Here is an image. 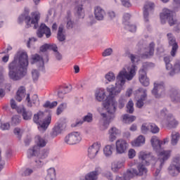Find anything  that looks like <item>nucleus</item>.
I'll return each mask as SVG.
<instances>
[{
  "mask_svg": "<svg viewBox=\"0 0 180 180\" xmlns=\"http://www.w3.org/2000/svg\"><path fill=\"white\" fill-rule=\"evenodd\" d=\"M137 71V66L131 65L126 68L122 69L117 77V83L115 85H110L106 90L108 94L105 101L103 102V107L107 110L108 113H101V123L103 126V130H106L109 127L110 122L116 117V110H117V101L115 100V96L119 95L122 91V86L124 85L126 79L131 81L136 75Z\"/></svg>",
  "mask_w": 180,
  "mask_h": 180,
  "instance_id": "1",
  "label": "nucleus"
},
{
  "mask_svg": "<svg viewBox=\"0 0 180 180\" xmlns=\"http://www.w3.org/2000/svg\"><path fill=\"white\" fill-rule=\"evenodd\" d=\"M29 60L27 53L22 52L14 57L13 60L8 64V78L12 81H20L27 74Z\"/></svg>",
  "mask_w": 180,
  "mask_h": 180,
  "instance_id": "2",
  "label": "nucleus"
},
{
  "mask_svg": "<svg viewBox=\"0 0 180 180\" xmlns=\"http://www.w3.org/2000/svg\"><path fill=\"white\" fill-rule=\"evenodd\" d=\"M29 8H25V12L18 17V23H23L25 20L27 28L32 27V25H34V29H37L40 13L32 12L30 16L29 15Z\"/></svg>",
  "mask_w": 180,
  "mask_h": 180,
  "instance_id": "3",
  "label": "nucleus"
},
{
  "mask_svg": "<svg viewBox=\"0 0 180 180\" xmlns=\"http://www.w3.org/2000/svg\"><path fill=\"white\" fill-rule=\"evenodd\" d=\"M167 20L169 26H174V32L179 33L180 21L174 18V11L168 8H163L162 12L160 13V21L162 25H165Z\"/></svg>",
  "mask_w": 180,
  "mask_h": 180,
  "instance_id": "4",
  "label": "nucleus"
},
{
  "mask_svg": "<svg viewBox=\"0 0 180 180\" xmlns=\"http://www.w3.org/2000/svg\"><path fill=\"white\" fill-rule=\"evenodd\" d=\"M33 122L37 124H39L38 129L39 130H46L47 127L51 123V115H49L46 117L44 116V112L39 111L34 115Z\"/></svg>",
  "mask_w": 180,
  "mask_h": 180,
  "instance_id": "5",
  "label": "nucleus"
},
{
  "mask_svg": "<svg viewBox=\"0 0 180 180\" xmlns=\"http://www.w3.org/2000/svg\"><path fill=\"white\" fill-rule=\"evenodd\" d=\"M35 143L37 145L28 149L27 152V156L28 158H32L34 155H37L40 152V148L46 147L47 141L46 139L37 135L35 136Z\"/></svg>",
  "mask_w": 180,
  "mask_h": 180,
  "instance_id": "6",
  "label": "nucleus"
},
{
  "mask_svg": "<svg viewBox=\"0 0 180 180\" xmlns=\"http://www.w3.org/2000/svg\"><path fill=\"white\" fill-rule=\"evenodd\" d=\"M159 117L162 119L164 123H165V124H167V126L170 129H174V127H176V126L179 124V122L175 119L172 114L168 113L167 109H164L160 111Z\"/></svg>",
  "mask_w": 180,
  "mask_h": 180,
  "instance_id": "7",
  "label": "nucleus"
},
{
  "mask_svg": "<svg viewBox=\"0 0 180 180\" xmlns=\"http://www.w3.org/2000/svg\"><path fill=\"white\" fill-rule=\"evenodd\" d=\"M147 168L142 164L138 165V171L136 169H131L127 171L125 174V179H131L134 176L139 175L141 176L142 175H146L147 174Z\"/></svg>",
  "mask_w": 180,
  "mask_h": 180,
  "instance_id": "8",
  "label": "nucleus"
},
{
  "mask_svg": "<svg viewBox=\"0 0 180 180\" xmlns=\"http://www.w3.org/2000/svg\"><path fill=\"white\" fill-rule=\"evenodd\" d=\"M154 87L152 90V95L155 98H161L163 95H165V83L164 82H155Z\"/></svg>",
  "mask_w": 180,
  "mask_h": 180,
  "instance_id": "9",
  "label": "nucleus"
},
{
  "mask_svg": "<svg viewBox=\"0 0 180 180\" xmlns=\"http://www.w3.org/2000/svg\"><path fill=\"white\" fill-rule=\"evenodd\" d=\"M81 140H82L81 134L78 131H73L65 136V143H66V144H70V146H72L74 144H78Z\"/></svg>",
  "mask_w": 180,
  "mask_h": 180,
  "instance_id": "10",
  "label": "nucleus"
},
{
  "mask_svg": "<svg viewBox=\"0 0 180 180\" xmlns=\"http://www.w3.org/2000/svg\"><path fill=\"white\" fill-rule=\"evenodd\" d=\"M136 96H140L136 101V108L141 109L144 106V102L147 100V90L143 88H139L135 91Z\"/></svg>",
  "mask_w": 180,
  "mask_h": 180,
  "instance_id": "11",
  "label": "nucleus"
},
{
  "mask_svg": "<svg viewBox=\"0 0 180 180\" xmlns=\"http://www.w3.org/2000/svg\"><path fill=\"white\" fill-rule=\"evenodd\" d=\"M158 153V158L155 162V165H160V168H162L165 161H167L171 157V150H162Z\"/></svg>",
  "mask_w": 180,
  "mask_h": 180,
  "instance_id": "12",
  "label": "nucleus"
},
{
  "mask_svg": "<svg viewBox=\"0 0 180 180\" xmlns=\"http://www.w3.org/2000/svg\"><path fill=\"white\" fill-rule=\"evenodd\" d=\"M169 174L172 176H176L180 172V157L176 156L173 159L172 164L168 168Z\"/></svg>",
  "mask_w": 180,
  "mask_h": 180,
  "instance_id": "13",
  "label": "nucleus"
},
{
  "mask_svg": "<svg viewBox=\"0 0 180 180\" xmlns=\"http://www.w3.org/2000/svg\"><path fill=\"white\" fill-rule=\"evenodd\" d=\"M31 64H37V66L40 68V67H44V61L45 63L49 62V56H46V60L43 59V57L40 56V55L35 53L32 56L31 58Z\"/></svg>",
  "mask_w": 180,
  "mask_h": 180,
  "instance_id": "14",
  "label": "nucleus"
},
{
  "mask_svg": "<svg viewBox=\"0 0 180 180\" xmlns=\"http://www.w3.org/2000/svg\"><path fill=\"white\" fill-rule=\"evenodd\" d=\"M167 39L169 40V46H172V51L170 52L171 56L175 57L178 50V44L176 43V39H175V37H174L172 33L167 34Z\"/></svg>",
  "mask_w": 180,
  "mask_h": 180,
  "instance_id": "15",
  "label": "nucleus"
},
{
  "mask_svg": "<svg viewBox=\"0 0 180 180\" xmlns=\"http://www.w3.org/2000/svg\"><path fill=\"white\" fill-rule=\"evenodd\" d=\"M115 147L117 154H124V153H126V150H127L129 144L125 140L118 139L115 142Z\"/></svg>",
  "mask_w": 180,
  "mask_h": 180,
  "instance_id": "16",
  "label": "nucleus"
},
{
  "mask_svg": "<svg viewBox=\"0 0 180 180\" xmlns=\"http://www.w3.org/2000/svg\"><path fill=\"white\" fill-rule=\"evenodd\" d=\"M101 150V143L99 142H96L92 144L88 149V157L91 160L96 157V154L99 153Z\"/></svg>",
  "mask_w": 180,
  "mask_h": 180,
  "instance_id": "17",
  "label": "nucleus"
},
{
  "mask_svg": "<svg viewBox=\"0 0 180 180\" xmlns=\"http://www.w3.org/2000/svg\"><path fill=\"white\" fill-rule=\"evenodd\" d=\"M169 95L172 102L180 103V91L176 87H172L169 90Z\"/></svg>",
  "mask_w": 180,
  "mask_h": 180,
  "instance_id": "18",
  "label": "nucleus"
},
{
  "mask_svg": "<svg viewBox=\"0 0 180 180\" xmlns=\"http://www.w3.org/2000/svg\"><path fill=\"white\" fill-rule=\"evenodd\" d=\"M44 34H46V39H49L51 36V30L46 26V24H41L37 32V36L39 38L43 37Z\"/></svg>",
  "mask_w": 180,
  "mask_h": 180,
  "instance_id": "19",
  "label": "nucleus"
},
{
  "mask_svg": "<svg viewBox=\"0 0 180 180\" xmlns=\"http://www.w3.org/2000/svg\"><path fill=\"white\" fill-rule=\"evenodd\" d=\"M139 79L141 85L143 86H148L150 85V79L147 77V72L144 68L141 69L139 72Z\"/></svg>",
  "mask_w": 180,
  "mask_h": 180,
  "instance_id": "20",
  "label": "nucleus"
},
{
  "mask_svg": "<svg viewBox=\"0 0 180 180\" xmlns=\"http://www.w3.org/2000/svg\"><path fill=\"white\" fill-rule=\"evenodd\" d=\"M102 172V168L96 167L92 172H89L84 176V180H98V176Z\"/></svg>",
  "mask_w": 180,
  "mask_h": 180,
  "instance_id": "21",
  "label": "nucleus"
},
{
  "mask_svg": "<svg viewBox=\"0 0 180 180\" xmlns=\"http://www.w3.org/2000/svg\"><path fill=\"white\" fill-rule=\"evenodd\" d=\"M150 143L152 144V146L153 148V150L156 153H160L161 150H162V142L158 139L157 136H153L150 140Z\"/></svg>",
  "mask_w": 180,
  "mask_h": 180,
  "instance_id": "22",
  "label": "nucleus"
},
{
  "mask_svg": "<svg viewBox=\"0 0 180 180\" xmlns=\"http://www.w3.org/2000/svg\"><path fill=\"white\" fill-rule=\"evenodd\" d=\"M106 13L101 6L94 7V18L96 20H103Z\"/></svg>",
  "mask_w": 180,
  "mask_h": 180,
  "instance_id": "23",
  "label": "nucleus"
},
{
  "mask_svg": "<svg viewBox=\"0 0 180 180\" xmlns=\"http://www.w3.org/2000/svg\"><path fill=\"white\" fill-rule=\"evenodd\" d=\"M18 113H21L22 119L24 120H30L33 116V112L32 111L27 110L25 107H21L17 109Z\"/></svg>",
  "mask_w": 180,
  "mask_h": 180,
  "instance_id": "24",
  "label": "nucleus"
},
{
  "mask_svg": "<svg viewBox=\"0 0 180 180\" xmlns=\"http://www.w3.org/2000/svg\"><path fill=\"white\" fill-rule=\"evenodd\" d=\"M154 9V3L147 1L143 7V18L146 22H148V13Z\"/></svg>",
  "mask_w": 180,
  "mask_h": 180,
  "instance_id": "25",
  "label": "nucleus"
},
{
  "mask_svg": "<svg viewBox=\"0 0 180 180\" xmlns=\"http://www.w3.org/2000/svg\"><path fill=\"white\" fill-rule=\"evenodd\" d=\"M169 72L168 75L169 77H174L175 74L180 73V60H176L173 65H172V68H169Z\"/></svg>",
  "mask_w": 180,
  "mask_h": 180,
  "instance_id": "26",
  "label": "nucleus"
},
{
  "mask_svg": "<svg viewBox=\"0 0 180 180\" xmlns=\"http://www.w3.org/2000/svg\"><path fill=\"white\" fill-rule=\"evenodd\" d=\"M65 129V124L60 123L54 127L51 134V137H57L58 134H61V131Z\"/></svg>",
  "mask_w": 180,
  "mask_h": 180,
  "instance_id": "27",
  "label": "nucleus"
},
{
  "mask_svg": "<svg viewBox=\"0 0 180 180\" xmlns=\"http://www.w3.org/2000/svg\"><path fill=\"white\" fill-rule=\"evenodd\" d=\"M93 120V115L91 113H89L87 115H85L83 117V121H77L74 124H72V127H78V126H81L84 122H87L88 123H91Z\"/></svg>",
  "mask_w": 180,
  "mask_h": 180,
  "instance_id": "28",
  "label": "nucleus"
},
{
  "mask_svg": "<svg viewBox=\"0 0 180 180\" xmlns=\"http://www.w3.org/2000/svg\"><path fill=\"white\" fill-rule=\"evenodd\" d=\"M146 143V138L140 135L137 137V139H134L131 141V144L133 147H141L143 144Z\"/></svg>",
  "mask_w": 180,
  "mask_h": 180,
  "instance_id": "29",
  "label": "nucleus"
},
{
  "mask_svg": "<svg viewBox=\"0 0 180 180\" xmlns=\"http://www.w3.org/2000/svg\"><path fill=\"white\" fill-rule=\"evenodd\" d=\"M95 96L96 101H98V102H103V101H105V98H106V92L105 91V89H97L95 93Z\"/></svg>",
  "mask_w": 180,
  "mask_h": 180,
  "instance_id": "30",
  "label": "nucleus"
},
{
  "mask_svg": "<svg viewBox=\"0 0 180 180\" xmlns=\"http://www.w3.org/2000/svg\"><path fill=\"white\" fill-rule=\"evenodd\" d=\"M25 96H26V89L25 86H20L17 91L15 99L18 102H21Z\"/></svg>",
  "mask_w": 180,
  "mask_h": 180,
  "instance_id": "31",
  "label": "nucleus"
},
{
  "mask_svg": "<svg viewBox=\"0 0 180 180\" xmlns=\"http://www.w3.org/2000/svg\"><path fill=\"white\" fill-rule=\"evenodd\" d=\"M155 47V44L154 42H151L149 45V47L146 50V51L142 55L143 58H148L154 54V48Z\"/></svg>",
  "mask_w": 180,
  "mask_h": 180,
  "instance_id": "32",
  "label": "nucleus"
},
{
  "mask_svg": "<svg viewBox=\"0 0 180 180\" xmlns=\"http://www.w3.org/2000/svg\"><path fill=\"white\" fill-rule=\"evenodd\" d=\"M120 134L119 129H117L116 127H112L110 130H109V140L111 142L115 141V140H116V136H117V134Z\"/></svg>",
  "mask_w": 180,
  "mask_h": 180,
  "instance_id": "33",
  "label": "nucleus"
},
{
  "mask_svg": "<svg viewBox=\"0 0 180 180\" xmlns=\"http://www.w3.org/2000/svg\"><path fill=\"white\" fill-rule=\"evenodd\" d=\"M47 50L57 51V45L45 44L40 47V51H42L43 53L47 51Z\"/></svg>",
  "mask_w": 180,
  "mask_h": 180,
  "instance_id": "34",
  "label": "nucleus"
},
{
  "mask_svg": "<svg viewBox=\"0 0 180 180\" xmlns=\"http://www.w3.org/2000/svg\"><path fill=\"white\" fill-rule=\"evenodd\" d=\"M25 101L27 102V105L32 107V103L34 104L37 103L39 101V96L37 94H34L30 100V94H27Z\"/></svg>",
  "mask_w": 180,
  "mask_h": 180,
  "instance_id": "35",
  "label": "nucleus"
},
{
  "mask_svg": "<svg viewBox=\"0 0 180 180\" xmlns=\"http://www.w3.org/2000/svg\"><path fill=\"white\" fill-rule=\"evenodd\" d=\"M58 40L59 41H64L65 40V35L64 34V25L60 24L58 30Z\"/></svg>",
  "mask_w": 180,
  "mask_h": 180,
  "instance_id": "36",
  "label": "nucleus"
},
{
  "mask_svg": "<svg viewBox=\"0 0 180 180\" xmlns=\"http://www.w3.org/2000/svg\"><path fill=\"white\" fill-rule=\"evenodd\" d=\"M34 157H38L39 160H46L49 157V150L47 149H43L40 150L37 153V155H34Z\"/></svg>",
  "mask_w": 180,
  "mask_h": 180,
  "instance_id": "37",
  "label": "nucleus"
},
{
  "mask_svg": "<svg viewBox=\"0 0 180 180\" xmlns=\"http://www.w3.org/2000/svg\"><path fill=\"white\" fill-rule=\"evenodd\" d=\"M115 146L113 145H107L103 148V153L105 157H110L112 154H113V148Z\"/></svg>",
  "mask_w": 180,
  "mask_h": 180,
  "instance_id": "38",
  "label": "nucleus"
},
{
  "mask_svg": "<svg viewBox=\"0 0 180 180\" xmlns=\"http://www.w3.org/2000/svg\"><path fill=\"white\" fill-rule=\"evenodd\" d=\"M120 168H123V162L118 161L112 163L111 169L113 172H117Z\"/></svg>",
  "mask_w": 180,
  "mask_h": 180,
  "instance_id": "39",
  "label": "nucleus"
},
{
  "mask_svg": "<svg viewBox=\"0 0 180 180\" xmlns=\"http://www.w3.org/2000/svg\"><path fill=\"white\" fill-rule=\"evenodd\" d=\"M46 180H56V169L51 167L48 169Z\"/></svg>",
  "mask_w": 180,
  "mask_h": 180,
  "instance_id": "40",
  "label": "nucleus"
},
{
  "mask_svg": "<svg viewBox=\"0 0 180 180\" xmlns=\"http://www.w3.org/2000/svg\"><path fill=\"white\" fill-rule=\"evenodd\" d=\"M180 134L179 132H172V139L171 143L172 146H176L178 141H179Z\"/></svg>",
  "mask_w": 180,
  "mask_h": 180,
  "instance_id": "41",
  "label": "nucleus"
},
{
  "mask_svg": "<svg viewBox=\"0 0 180 180\" xmlns=\"http://www.w3.org/2000/svg\"><path fill=\"white\" fill-rule=\"evenodd\" d=\"M136 120V116L134 115H129V114H125L123 116V122L124 123H133Z\"/></svg>",
  "mask_w": 180,
  "mask_h": 180,
  "instance_id": "42",
  "label": "nucleus"
},
{
  "mask_svg": "<svg viewBox=\"0 0 180 180\" xmlns=\"http://www.w3.org/2000/svg\"><path fill=\"white\" fill-rule=\"evenodd\" d=\"M139 160H141L142 161H146L147 162V160H150L151 158V155L150 153H147L146 152H140L139 155Z\"/></svg>",
  "mask_w": 180,
  "mask_h": 180,
  "instance_id": "43",
  "label": "nucleus"
},
{
  "mask_svg": "<svg viewBox=\"0 0 180 180\" xmlns=\"http://www.w3.org/2000/svg\"><path fill=\"white\" fill-rule=\"evenodd\" d=\"M68 105L67 103H62L60 104L56 110V115H60V113H63V110L67 109Z\"/></svg>",
  "mask_w": 180,
  "mask_h": 180,
  "instance_id": "44",
  "label": "nucleus"
},
{
  "mask_svg": "<svg viewBox=\"0 0 180 180\" xmlns=\"http://www.w3.org/2000/svg\"><path fill=\"white\" fill-rule=\"evenodd\" d=\"M35 165L34 168V170L37 171V169H40V168H43V166L44 165V162L41 160V159H38L34 161Z\"/></svg>",
  "mask_w": 180,
  "mask_h": 180,
  "instance_id": "45",
  "label": "nucleus"
},
{
  "mask_svg": "<svg viewBox=\"0 0 180 180\" xmlns=\"http://www.w3.org/2000/svg\"><path fill=\"white\" fill-rule=\"evenodd\" d=\"M149 130H150L151 133L153 134H157V133H160V128L155 124L150 123L149 124Z\"/></svg>",
  "mask_w": 180,
  "mask_h": 180,
  "instance_id": "46",
  "label": "nucleus"
},
{
  "mask_svg": "<svg viewBox=\"0 0 180 180\" xmlns=\"http://www.w3.org/2000/svg\"><path fill=\"white\" fill-rule=\"evenodd\" d=\"M127 113H133L134 112V103L133 101H129L127 104Z\"/></svg>",
  "mask_w": 180,
  "mask_h": 180,
  "instance_id": "47",
  "label": "nucleus"
},
{
  "mask_svg": "<svg viewBox=\"0 0 180 180\" xmlns=\"http://www.w3.org/2000/svg\"><path fill=\"white\" fill-rule=\"evenodd\" d=\"M105 79L109 81V82H112V81H115L116 79V77L115 76V73L113 72H108L105 76Z\"/></svg>",
  "mask_w": 180,
  "mask_h": 180,
  "instance_id": "48",
  "label": "nucleus"
},
{
  "mask_svg": "<svg viewBox=\"0 0 180 180\" xmlns=\"http://www.w3.org/2000/svg\"><path fill=\"white\" fill-rule=\"evenodd\" d=\"M20 123V116L14 115L11 119V124L12 126H18Z\"/></svg>",
  "mask_w": 180,
  "mask_h": 180,
  "instance_id": "49",
  "label": "nucleus"
},
{
  "mask_svg": "<svg viewBox=\"0 0 180 180\" xmlns=\"http://www.w3.org/2000/svg\"><path fill=\"white\" fill-rule=\"evenodd\" d=\"M57 105H58V103H57V101H53L52 103H51L50 101H46L44 104V108H49V109H53V108H56V106H57Z\"/></svg>",
  "mask_w": 180,
  "mask_h": 180,
  "instance_id": "50",
  "label": "nucleus"
},
{
  "mask_svg": "<svg viewBox=\"0 0 180 180\" xmlns=\"http://www.w3.org/2000/svg\"><path fill=\"white\" fill-rule=\"evenodd\" d=\"M77 10V14L79 16V18H84V16H85V14L84 13V8H82V6H78L76 7Z\"/></svg>",
  "mask_w": 180,
  "mask_h": 180,
  "instance_id": "51",
  "label": "nucleus"
},
{
  "mask_svg": "<svg viewBox=\"0 0 180 180\" xmlns=\"http://www.w3.org/2000/svg\"><path fill=\"white\" fill-rule=\"evenodd\" d=\"M34 168H27L22 173V176H30L34 172Z\"/></svg>",
  "mask_w": 180,
  "mask_h": 180,
  "instance_id": "52",
  "label": "nucleus"
},
{
  "mask_svg": "<svg viewBox=\"0 0 180 180\" xmlns=\"http://www.w3.org/2000/svg\"><path fill=\"white\" fill-rule=\"evenodd\" d=\"M127 102V101H126V98H124V97H120L118 101V108L120 109H123Z\"/></svg>",
  "mask_w": 180,
  "mask_h": 180,
  "instance_id": "53",
  "label": "nucleus"
},
{
  "mask_svg": "<svg viewBox=\"0 0 180 180\" xmlns=\"http://www.w3.org/2000/svg\"><path fill=\"white\" fill-rule=\"evenodd\" d=\"M67 20L66 28L72 29V27H74V21L71 20L70 15H68Z\"/></svg>",
  "mask_w": 180,
  "mask_h": 180,
  "instance_id": "54",
  "label": "nucleus"
},
{
  "mask_svg": "<svg viewBox=\"0 0 180 180\" xmlns=\"http://www.w3.org/2000/svg\"><path fill=\"white\" fill-rule=\"evenodd\" d=\"M174 1V12H179L180 10V0H173Z\"/></svg>",
  "mask_w": 180,
  "mask_h": 180,
  "instance_id": "55",
  "label": "nucleus"
},
{
  "mask_svg": "<svg viewBox=\"0 0 180 180\" xmlns=\"http://www.w3.org/2000/svg\"><path fill=\"white\" fill-rule=\"evenodd\" d=\"M125 28L127 30H129V32H131L132 33H134V32H136L137 27H136V25H131L130 23L125 25Z\"/></svg>",
  "mask_w": 180,
  "mask_h": 180,
  "instance_id": "56",
  "label": "nucleus"
},
{
  "mask_svg": "<svg viewBox=\"0 0 180 180\" xmlns=\"http://www.w3.org/2000/svg\"><path fill=\"white\" fill-rule=\"evenodd\" d=\"M141 130L143 134H146L150 130V124H143Z\"/></svg>",
  "mask_w": 180,
  "mask_h": 180,
  "instance_id": "57",
  "label": "nucleus"
},
{
  "mask_svg": "<svg viewBox=\"0 0 180 180\" xmlns=\"http://www.w3.org/2000/svg\"><path fill=\"white\" fill-rule=\"evenodd\" d=\"M164 61L166 64V70H169V69L172 68V65L169 63V57H165Z\"/></svg>",
  "mask_w": 180,
  "mask_h": 180,
  "instance_id": "58",
  "label": "nucleus"
},
{
  "mask_svg": "<svg viewBox=\"0 0 180 180\" xmlns=\"http://www.w3.org/2000/svg\"><path fill=\"white\" fill-rule=\"evenodd\" d=\"M32 75L34 81H37L39 79V74L37 70H33L32 72Z\"/></svg>",
  "mask_w": 180,
  "mask_h": 180,
  "instance_id": "59",
  "label": "nucleus"
},
{
  "mask_svg": "<svg viewBox=\"0 0 180 180\" xmlns=\"http://www.w3.org/2000/svg\"><path fill=\"white\" fill-rule=\"evenodd\" d=\"M129 58H130L131 63H137L139 61V60H140L139 56H137L134 54H129Z\"/></svg>",
  "mask_w": 180,
  "mask_h": 180,
  "instance_id": "60",
  "label": "nucleus"
},
{
  "mask_svg": "<svg viewBox=\"0 0 180 180\" xmlns=\"http://www.w3.org/2000/svg\"><path fill=\"white\" fill-rule=\"evenodd\" d=\"M112 53H113V49L108 48L103 52V57H108V56H111Z\"/></svg>",
  "mask_w": 180,
  "mask_h": 180,
  "instance_id": "61",
  "label": "nucleus"
},
{
  "mask_svg": "<svg viewBox=\"0 0 180 180\" xmlns=\"http://www.w3.org/2000/svg\"><path fill=\"white\" fill-rule=\"evenodd\" d=\"M124 20H123V23L125 26H127V25H129L130 22H129V20H130V14L129 13H125L124 15Z\"/></svg>",
  "mask_w": 180,
  "mask_h": 180,
  "instance_id": "62",
  "label": "nucleus"
},
{
  "mask_svg": "<svg viewBox=\"0 0 180 180\" xmlns=\"http://www.w3.org/2000/svg\"><path fill=\"white\" fill-rule=\"evenodd\" d=\"M14 134H15L19 140H20V139L22 138V129H20V128H15L14 129Z\"/></svg>",
  "mask_w": 180,
  "mask_h": 180,
  "instance_id": "63",
  "label": "nucleus"
},
{
  "mask_svg": "<svg viewBox=\"0 0 180 180\" xmlns=\"http://www.w3.org/2000/svg\"><path fill=\"white\" fill-rule=\"evenodd\" d=\"M128 157L130 159L134 158L136 157V150L134 149H129L128 151Z\"/></svg>",
  "mask_w": 180,
  "mask_h": 180,
  "instance_id": "64",
  "label": "nucleus"
}]
</instances>
